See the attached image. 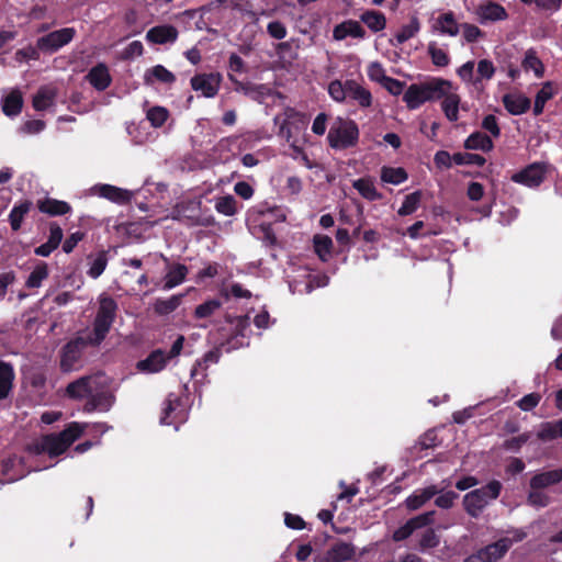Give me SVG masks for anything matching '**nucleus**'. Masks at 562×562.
Wrapping results in <instances>:
<instances>
[{
	"label": "nucleus",
	"mask_w": 562,
	"mask_h": 562,
	"mask_svg": "<svg viewBox=\"0 0 562 562\" xmlns=\"http://www.w3.org/2000/svg\"><path fill=\"white\" fill-rule=\"evenodd\" d=\"M115 301L106 295L99 299V310L91 330L82 331L75 340L68 342L61 352L60 368L65 372L77 369L85 346H98L106 337L116 314Z\"/></svg>",
	"instance_id": "nucleus-1"
},
{
	"label": "nucleus",
	"mask_w": 562,
	"mask_h": 562,
	"mask_svg": "<svg viewBox=\"0 0 562 562\" xmlns=\"http://www.w3.org/2000/svg\"><path fill=\"white\" fill-rule=\"evenodd\" d=\"M111 384L112 379L99 371L69 383L66 387V394L74 400L86 398L85 412H108L115 402Z\"/></svg>",
	"instance_id": "nucleus-2"
},
{
	"label": "nucleus",
	"mask_w": 562,
	"mask_h": 562,
	"mask_svg": "<svg viewBox=\"0 0 562 562\" xmlns=\"http://www.w3.org/2000/svg\"><path fill=\"white\" fill-rule=\"evenodd\" d=\"M86 427V424L72 422L59 434L45 435L35 439L27 449L35 454L47 453L49 457H57L83 434Z\"/></svg>",
	"instance_id": "nucleus-3"
},
{
	"label": "nucleus",
	"mask_w": 562,
	"mask_h": 562,
	"mask_svg": "<svg viewBox=\"0 0 562 562\" xmlns=\"http://www.w3.org/2000/svg\"><path fill=\"white\" fill-rule=\"evenodd\" d=\"M451 87V81L434 77L419 83L411 85L404 93L403 100L411 110L419 108L428 101L441 99L446 90Z\"/></svg>",
	"instance_id": "nucleus-4"
},
{
	"label": "nucleus",
	"mask_w": 562,
	"mask_h": 562,
	"mask_svg": "<svg viewBox=\"0 0 562 562\" xmlns=\"http://www.w3.org/2000/svg\"><path fill=\"white\" fill-rule=\"evenodd\" d=\"M358 138V126L351 120H336L328 132V142L333 148L342 149L353 146Z\"/></svg>",
	"instance_id": "nucleus-5"
},
{
	"label": "nucleus",
	"mask_w": 562,
	"mask_h": 562,
	"mask_svg": "<svg viewBox=\"0 0 562 562\" xmlns=\"http://www.w3.org/2000/svg\"><path fill=\"white\" fill-rule=\"evenodd\" d=\"M501 488L502 484L498 481H492L486 486L468 493L463 499L467 512L476 517L490 501L498 497Z\"/></svg>",
	"instance_id": "nucleus-6"
},
{
	"label": "nucleus",
	"mask_w": 562,
	"mask_h": 562,
	"mask_svg": "<svg viewBox=\"0 0 562 562\" xmlns=\"http://www.w3.org/2000/svg\"><path fill=\"white\" fill-rule=\"evenodd\" d=\"M75 35L76 30L74 27H64L40 37L36 45L40 50L54 53L70 43Z\"/></svg>",
	"instance_id": "nucleus-7"
},
{
	"label": "nucleus",
	"mask_w": 562,
	"mask_h": 562,
	"mask_svg": "<svg viewBox=\"0 0 562 562\" xmlns=\"http://www.w3.org/2000/svg\"><path fill=\"white\" fill-rule=\"evenodd\" d=\"M356 558V548L348 542L338 541L325 552L318 553L314 562H348Z\"/></svg>",
	"instance_id": "nucleus-8"
},
{
	"label": "nucleus",
	"mask_w": 562,
	"mask_h": 562,
	"mask_svg": "<svg viewBox=\"0 0 562 562\" xmlns=\"http://www.w3.org/2000/svg\"><path fill=\"white\" fill-rule=\"evenodd\" d=\"M222 82L220 74H200L191 78V87L194 91L201 92L205 98H213L217 94Z\"/></svg>",
	"instance_id": "nucleus-9"
},
{
	"label": "nucleus",
	"mask_w": 562,
	"mask_h": 562,
	"mask_svg": "<svg viewBox=\"0 0 562 562\" xmlns=\"http://www.w3.org/2000/svg\"><path fill=\"white\" fill-rule=\"evenodd\" d=\"M544 166L540 164H532L524 170L513 175L512 180L527 187H537L544 179Z\"/></svg>",
	"instance_id": "nucleus-10"
},
{
	"label": "nucleus",
	"mask_w": 562,
	"mask_h": 562,
	"mask_svg": "<svg viewBox=\"0 0 562 562\" xmlns=\"http://www.w3.org/2000/svg\"><path fill=\"white\" fill-rule=\"evenodd\" d=\"M446 90V94L441 97V109L446 115V117L450 122H456L459 119V106L461 103V98L457 92V88L451 82V87Z\"/></svg>",
	"instance_id": "nucleus-11"
},
{
	"label": "nucleus",
	"mask_w": 562,
	"mask_h": 562,
	"mask_svg": "<svg viewBox=\"0 0 562 562\" xmlns=\"http://www.w3.org/2000/svg\"><path fill=\"white\" fill-rule=\"evenodd\" d=\"M178 38V31L172 25H158L154 26L146 33V40L153 44H168L175 43Z\"/></svg>",
	"instance_id": "nucleus-12"
},
{
	"label": "nucleus",
	"mask_w": 562,
	"mask_h": 562,
	"mask_svg": "<svg viewBox=\"0 0 562 562\" xmlns=\"http://www.w3.org/2000/svg\"><path fill=\"white\" fill-rule=\"evenodd\" d=\"M363 38L366 31L358 21L347 20L336 25L333 31V37L336 41H342L346 37Z\"/></svg>",
	"instance_id": "nucleus-13"
},
{
	"label": "nucleus",
	"mask_w": 562,
	"mask_h": 562,
	"mask_svg": "<svg viewBox=\"0 0 562 562\" xmlns=\"http://www.w3.org/2000/svg\"><path fill=\"white\" fill-rule=\"evenodd\" d=\"M525 536L526 535L524 532L516 531L514 540L509 538H503L497 542L487 546L484 548L485 557L491 559V562H496L507 552L514 541H520L525 538Z\"/></svg>",
	"instance_id": "nucleus-14"
},
{
	"label": "nucleus",
	"mask_w": 562,
	"mask_h": 562,
	"mask_svg": "<svg viewBox=\"0 0 562 562\" xmlns=\"http://www.w3.org/2000/svg\"><path fill=\"white\" fill-rule=\"evenodd\" d=\"M505 109L513 115L526 113L530 108V100L521 93H507L503 97Z\"/></svg>",
	"instance_id": "nucleus-15"
},
{
	"label": "nucleus",
	"mask_w": 562,
	"mask_h": 562,
	"mask_svg": "<svg viewBox=\"0 0 562 562\" xmlns=\"http://www.w3.org/2000/svg\"><path fill=\"white\" fill-rule=\"evenodd\" d=\"M562 481V469H554L550 471H543L536 473L530 479V487L531 488H541L544 490L549 486L555 485Z\"/></svg>",
	"instance_id": "nucleus-16"
},
{
	"label": "nucleus",
	"mask_w": 562,
	"mask_h": 562,
	"mask_svg": "<svg viewBox=\"0 0 562 562\" xmlns=\"http://www.w3.org/2000/svg\"><path fill=\"white\" fill-rule=\"evenodd\" d=\"M443 487H437L435 485L417 490L409 497H407L406 506L412 510L418 509L435 495L441 493Z\"/></svg>",
	"instance_id": "nucleus-17"
},
{
	"label": "nucleus",
	"mask_w": 562,
	"mask_h": 562,
	"mask_svg": "<svg viewBox=\"0 0 562 562\" xmlns=\"http://www.w3.org/2000/svg\"><path fill=\"white\" fill-rule=\"evenodd\" d=\"M86 78L92 87L100 91L105 90L111 83V76L104 64L91 68Z\"/></svg>",
	"instance_id": "nucleus-18"
},
{
	"label": "nucleus",
	"mask_w": 562,
	"mask_h": 562,
	"mask_svg": "<svg viewBox=\"0 0 562 562\" xmlns=\"http://www.w3.org/2000/svg\"><path fill=\"white\" fill-rule=\"evenodd\" d=\"M477 15L481 21H503L508 16L505 8L493 1L481 4L477 9Z\"/></svg>",
	"instance_id": "nucleus-19"
},
{
	"label": "nucleus",
	"mask_w": 562,
	"mask_h": 562,
	"mask_svg": "<svg viewBox=\"0 0 562 562\" xmlns=\"http://www.w3.org/2000/svg\"><path fill=\"white\" fill-rule=\"evenodd\" d=\"M558 93V87L552 81L542 85L535 98L533 114L540 115L543 112L546 103Z\"/></svg>",
	"instance_id": "nucleus-20"
},
{
	"label": "nucleus",
	"mask_w": 562,
	"mask_h": 562,
	"mask_svg": "<svg viewBox=\"0 0 562 562\" xmlns=\"http://www.w3.org/2000/svg\"><path fill=\"white\" fill-rule=\"evenodd\" d=\"M167 355L162 350L151 352L145 360L138 363V368L150 373L159 372L165 368L168 361Z\"/></svg>",
	"instance_id": "nucleus-21"
},
{
	"label": "nucleus",
	"mask_w": 562,
	"mask_h": 562,
	"mask_svg": "<svg viewBox=\"0 0 562 562\" xmlns=\"http://www.w3.org/2000/svg\"><path fill=\"white\" fill-rule=\"evenodd\" d=\"M347 97L356 100L360 106L368 108L372 103V95L369 90L355 80H347Z\"/></svg>",
	"instance_id": "nucleus-22"
},
{
	"label": "nucleus",
	"mask_w": 562,
	"mask_h": 562,
	"mask_svg": "<svg viewBox=\"0 0 562 562\" xmlns=\"http://www.w3.org/2000/svg\"><path fill=\"white\" fill-rule=\"evenodd\" d=\"M95 190L100 196L116 203L128 202L132 196L130 191L110 184H102Z\"/></svg>",
	"instance_id": "nucleus-23"
},
{
	"label": "nucleus",
	"mask_w": 562,
	"mask_h": 562,
	"mask_svg": "<svg viewBox=\"0 0 562 562\" xmlns=\"http://www.w3.org/2000/svg\"><path fill=\"white\" fill-rule=\"evenodd\" d=\"M175 80V75L161 65L149 68L144 75V81L146 85H153L156 81L172 83Z\"/></svg>",
	"instance_id": "nucleus-24"
},
{
	"label": "nucleus",
	"mask_w": 562,
	"mask_h": 562,
	"mask_svg": "<svg viewBox=\"0 0 562 562\" xmlns=\"http://www.w3.org/2000/svg\"><path fill=\"white\" fill-rule=\"evenodd\" d=\"M37 207L41 212L53 216L67 214L71 210L67 202L55 199L40 200L37 202Z\"/></svg>",
	"instance_id": "nucleus-25"
},
{
	"label": "nucleus",
	"mask_w": 562,
	"mask_h": 562,
	"mask_svg": "<svg viewBox=\"0 0 562 562\" xmlns=\"http://www.w3.org/2000/svg\"><path fill=\"white\" fill-rule=\"evenodd\" d=\"M360 21L374 33L384 30L386 26V18L380 11L367 10L360 15Z\"/></svg>",
	"instance_id": "nucleus-26"
},
{
	"label": "nucleus",
	"mask_w": 562,
	"mask_h": 562,
	"mask_svg": "<svg viewBox=\"0 0 562 562\" xmlns=\"http://www.w3.org/2000/svg\"><path fill=\"white\" fill-rule=\"evenodd\" d=\"M188 274V268L183 265H173L171 266L165 277V290L173 289L175 286L181 284Z\"/></svg>",
	"instance_id": "nucleus-27"
},
{
	"label": "nucleus",
	"mask_w": 562,
	"mask_h": 562,
	"mask_svg": "<svg viewBox=\"0 0 562 562\" xmlns=\"http://www.w3.org/2000/svg\"><path fill=\"white\" fill-rule=\"evenodd\" d=\"M13 380V368L9 363L0 361V401L8 397L10 394Z\"/></svg>",
	"instance_id": "nucleus-28"
},
{
	"label": "nucleus",
	"mask_w": 562,
	"mask_h": 562,
	"mask_svg": "<svg viewBox=\"0 0 562 562\" xmlns=\"http://www.w3.org/2000/svg\"><path fill=\"white\" fill-rule=\"evenodd\" d=\"M434 27L440 33L448 34L450 36H456L459 33V25L452 12L439 15Z\"/></svg>",
	"instance_id": "nucleus-29"
},
{
	"label": "nucleus",
	"mask_w": 562,
	"mask_h": 562,
	"mask_svg": "<svg viewBox=\"0 0 562 562\" xmlns=\"http://www.w3.org/2000/svg\"><path fill=\"white\" fill-rule=\"evenodd\" d=\"M56 97V90L53 87H43L33 98V106L37 111H43L53 105Z\"/></svg>",
	"instance_id": "nucleus-30"
},
{
	"label": "nucleus",
	"mask_w": 562,
	"mask_h": 562,
	"mask_svg": "<svg viewBox=\"0 0 562 562\" xmlns=\"http://www.w3.org/2000/svg\"><path fill=\"white\" fill-rule=\"evenodd\" d=\"M464 147L473 150L490 151L494 145L492 139L481 132L472 133L464 143Z\"/></svg>",
	"instance_id": "nucleus-31"
},
{
	"label": "nucleus",
	"mask_w": 562,
	"mask_h": 562,
	"mask_svg": "<svg viewBox=\"0 0 562 562\" xmlns=\"http://www.w3.org/2000/svg\"><path fill=\"white\" fill-rule=\"evenodd\" d=\"M23 104L22 94L18 90L11 91L2 101V111L8 116L18 115Z\"/></svg>",
	"instance_id": "nucleus-32"
},
{
	"label": "nucleus",
	"mask_w": 562,
	"mask_h": 562,
	"mask_svg": "<svg viewBox=\"0 0 562 562\" xmlns=\"http://www.w3.org/2000/svg\"><path fill=\"white\" fill-rule=\"evenodd\" d=\"M521 66L525 71H533L537 78H542L544 75V66L533 49H528L525 53Z\"/></svg>",
	"instance_id": "nucleus-33"
},
{
	"label": "nucleus",
	"mask_w": 562,
	"mask_h": 562,
	"mask_svg": "<svg viewBox=\"0 0 562 562\" xmlns=\"http://www.w3.org/2000/svg\"><path fill=\"white\" fill-rule=\"evenodd\" d=\"M352 186L362 198L369 201H375L381 198V194L376 191L373 181L369 178L357 179L353 181Z\"/></svg>",
	"instance_id": "nucleus-34"
},
{
	"label": "nucleus",
	"mask_w": 562,
	"mask_h": 562,
	"mask_svg": "<svg viewBox=\"0 0 562 562\" xmlns=\"http://www.w3.org/2000/svg\"><path fill=\"white\" fill-rule=\"evenodd\" d=\"M32 207L31 201H22L14 205L11 210L9 220L13 231H18L21 227L24 216L29 213Z\"/></svg>",
	"instance_id": "nucleus-35"
},
{
	"label": "nucleus",
	"mask_w": 562,
	"mask_h": 562,
	"mask_svg": "<svg viewBox=\"0 0 562 562\" xmlns=\"http://www.w3.org/2000/svg\"><path fill=\"white\" fill-rule=\"evenodd\" d=\"M48 266L46 262H38L31 274L29 276L25 285L29 289H37L42 285V282L48 277Z\"/></svg>",
	"instance_id": "nucleus-36"
},
{
	"label": "nucleus",
	"mask_w": 562,
	"mask_h": 562,
	"mask_svg": "<svg viewBox=\"0 0 562 562\" xmlns=\"http://www.w3.org/2000/svg\"><path fill=\"white\" fill-rule=\"evenodd\" d=\"M407 172L401 167H383L381 169V180L391 184H401L407 179Z\"/></svg>",
	"instance_id": "nucleus-37"
},
{
	"label": "nucleus",
	"mask_w": 562,
	"mask_h": 562,
	"mask_svg": "<svg viewBox=\"0 0 562 562\" xmlns=\"http://www.w3.org/2000/svg\"><path fill=\"white\" fill-rule=\"evenodd\" d=\"M428 55L430 56L431 63L436 67H447L450 64V57L445 48H441L437 43L431 42L427 46Z\"/></svg>",
	"instance_id": "nucleus-38"
},
{
	"label": "nucleus",
	"mask_w": 562,
	"mask_h": 562,
	"mask_svg": "<svg viewBox=\"0 0 562 562\" xmlns=\"http://www.w3.org/2000/svg\"><path fill=\"white\" fill-rule=\"evenodd\" d=\"M178 406H179V403L177 401L168 400L165 403V407L162 411V415L160 417V422L165 425L182 423L184 420L186 416H184V413H181V416H178V414H176Z\"/></svg>",
	"instance_id": "nucleus-39"
},
{
	"label": "nucleus",
	"mask_w": 562,
	"mask_h": 562,
	"mask_svg": "<svg viewBox=\"0 0 562 562\" xmlns=\"http://www.w3.org/2000/svg\"><path fill=\"white\" fill-rule=\"evenodd\" d=\"M420 30V23L416 16H413L409 22L401 27L396 33L395 38L398 44H403L409 38L414 37Z\"/></svg>",
	"instance_id": "nucleus-40"
},
{
	"label": "nucleus",
	"mask_w": 562,
	"mask_h": 562,
	"mask_svg": "<svg viewBox=\"0 0 562 562\" xmlns=\"http://www.w3.org/2000/svg\"><path fill=\"white\" fill-rule=\"evenodd\" d=\"M314 248L315 252L318 255V257L325 261L328 259L331 248H333V240L327 235H315L314 236Z\"/></svg>",
	"instance_id": "nucleus-41"
},
{
	"label": "nucleus",
	"mask_w": 562,
	"mask_h": 562,
	"mask_svg": "<svg viewBox=\"0 0 562 562\" xmlns=\"http://www.w3.org/2000/svg\"><path fill=\"white\" fill-rule=\"evenodd\" d=\"M422 192L415 191L405 196L402 206L398 209V215L406 216L413 214L420 204Z\"/></svg>",
	"instance_id": "nucleus-42"
},
{
	"label": "nucleus",
	"mask_w": 562,
	"mask_h": 562,
	"mask_svg": "<svg viewBox=\"0 0 562 562\" xmlns=\"http://www.w3.org/2000/svg\"><path fill=\"white\" fill-rule=\"evenodd\" d=\"M221 306V301L215 299L209 300L195 307L194 317L199 319L211 317Z\"/></svg>",
	"instance_id": "nucleus-43"
},
{
	"label": "nucleus",
	"mask_w": 562,
	"mask_h": 562,
	"mask_svg": "<svg viewBox=\"0 0 562 562\" xmlns=\"http://www.w3.org/2000/svg\"><path fill=\"white\" fill-rule=\"evenodd\" d=\"M169 111L164 106H153L146 113L147 120L154 127L162 126L167 121Z\"/></svg>",
	"instance_id": "nucleus-44"
},
{
	"label": "nucleus",
	"mask_w": 562,
	"mask_h": 562,
	"mask_svg": "<svg viewBox=\"0 0 562 562\" xmlns=\"http://www.w3.org/2000/svg\"><path fill=\"white\" fill-rule=\"evenodd\" d=\"M180 304V296H171L167 300H157L154 310L157 314L165 315L173 312Z\"/></svg>",
	"instance_id": "nucleus-45"
},
{
	"label": "nucleus",
	"mask_w": 562,
	"mask_h": 562,
	"mask_svg": "<svg viewBox=\"0 0 562 562\" xmlns=\"http://www.w3.org/2000/svg\"><path fill=\"white\" fill-rule=\"evenodd\" d=\"M527 502L535 507H546L550 504V497L543 490L530 487Z\"/></svg>",
	"instance_id": "nucleus-46"
},
{
	"label": "nucleus",
	"mask_w": 562,
	"mask_h": 562,
	"mask_svg": "<svg viewBox=\"0 0 562 562\" xmlns=\"http://www.w3.org/2000/svg\"><path fill=\"white\" fill-rule=\"evenodd\" d=\"M496 68L494 64L488 59H481L477 63V78L475 82H480L482 80H491L495 75Z\"/></svg>",
	"instance_id": "nucleus-47"
},
{
	"label": "nucleus",
	"mask_w": 562,
	"mask_h": 562,
	"mask_svg": "<svg viewBox=\"0 0 562 562\" xmlns=\"http://www.w3.org/2000/svg\"><path fill=\"white\" fill-rule=\"evenodd\" d=\"M453 162L457 165L483 166L485 164V158L477 154L457 153L453 155Z\"/></svg>",
	"instance_id": "nucleus-48"
},
{
	"label": "nucleus",
	"mask_w": 562,
	"mask_h": 562,
	"mask_svg": "<svg viewBox=\"0 0 562 562\" xmlns=\"http://www.w3.org/2000/svg\"><path fill=\"white\" fill-rule=\"evenodd\" d=\"M108 265V258L104 251L97 255V257L92 260L91 266L89 268L88 274L97 279L99 278L103 271L105 270Z\"/></svg>",
	"instance_id": "nucleus-49"
},
{
	"label": "nucleus",
	"mask_w": 562,
	"mask_h": 562,
	"mask_svg": "<svg viewBox=\"0 0 562 562\" xmlns=\"http://www.w3.org/2000/svg\"><path fill=\"white\" fill-rule=\"evenodd\" d=\"M558 423H543L540 425L537 437L542 441H550L559 437Z\"/></svg>",
	"instance_id": "nucleus-50"
},
{
	"label": "nucleus",
	"mask_w": 562,
	"mask_h": 562,
	"mask_svg": "<svg viewBox=\"0 0 562 562\" xmlns=\"http://www.w3.org/2000/svg\"><path fill=\"white\" fill-rule=\"evenodd\" d=\"M329 95L337 102H342L347 98V81L342 83L339 80H334L328 86Z\"/></svg>",
	"instance_id": "nucleus-51"
},
{
	"label": "nucleus",
	"mask_w": 562,
	"mask_h": 562,
	"mask_svg": "<svg viewBox=\"0 0 562 562\" xmlns=\"http://www.w3.org/2000/svg\"><path fill=\"white\" fill-rule=\"evenodd\" d=\"M216 210L227 216L236 213V201L232 195L223 196L215 204Z\"/></svg>",
	"instance_id": "nucleus-52"
},
{
	"label": "nucleus",
	"mask_w": 562,
	"mask_h": 562,
	"mask_svg": "<svg viewBox=\"0 0 562 562\" xmlns=\"http://www.w3.org/2000/svg\"><path fill=\"white\" fill-rule=\"evenodd\" d=\"M541 401L539 393H529L517 402V406L525 412L533 409Z\"/></svg>",
	"instance_id": "nucleus-53"
},
{
	"label": "nucleus",
	"mask_w": 562,
	"mask_h": 562,
	"mask_svg": "<svg viewBox=\"0 0 562 562\" xmlns=\"http://www.w3.org/2000/svg\"><path fill=\"white\" fill-rule=\"evenodd\" d=\"M368 77L372 80V81H376L379 83H382L386 78L387 76L385 75V70L384 68L382 67V65L380 63H371L369 66H368Z\"/></svg>",
	"instance_id": "nucleus-54"
},
{
	"label": "nucleus",
	"mask_w": 562,
	"mask_h": 562,
	"mask_svg": "<svg viewBox=\"0 0 562 562\" xmlns=\"http://www.w3.org/2000/svg\"><path fill=\"white\" fill-rule=\"evenodd\" d=\"M462 34L467 42L473 43L482 37V31L474 24L464 23L462 24Z\"/></svg>",
	"instance_id": "nucleus-55"
},
{
	"label": "nucleus",
	"mask_w": 562,
	"mask_h": 562,
	"mask_svg": "<svg viewBox=\"0 0 562 562\" xmlns=\"http://www.w3.org/2000/svg\"><path fill=\"white\" fill-rule=\"evenodd\" d=\"M268 34L276 40H283L286 34V27L280 21H272L267 26Z\"/></svg>",
	"instance_id": "nucleus-56"
},
{
	"label": "nucleus",
	"mask_w": 562,
	"mask_h": 562,
	"mask_svg": "<svg viewBox=\"0 0 562 562\" xmlns=\"http://www.w3.org/2000/svg\"><path fill=\"white\" fill-rule=\"evenodd\" d=\"M439 543V537L436 535L435 530L428 529L426 530L419 541V546L422 549L435 548Z\"/></svg>",
	"instance_id": "nucleus-57"
},
{
	"label": "nucleus",
	"mask_w": 562,
	"mask_h": 562,
	"mask_svg": "<svg viewBox=\"0 0 562 562\" xmlns=\"http://www.w3.org/2000/svg\"><path fill=\"white\" fill-rule=\"evenodd\" d=\"M525 4H535L536 7L549 10V11H555L560 8L562 0H520Z\"/></svg>",
	"instance_id": "nucleus-58"
},
{
	"label": "nucleus",
	"mask_w": 562,
	"mask_h": 562,
	"mask_svg": "<svg viewBox=\"0 0 562 562\" xmlns=\"http://www.w3.org/2000/svg\"><path fill=\"white\" fill-rule=\"evenodd\" d=\"M143 52H144V46H143L142 42L134 41V42L130 43L123 50V58L130 59V58L138 57V56L143 55Z\"/></svg>",
	"instance_id": "nucleus-59"
},
{
	"label": "nucleus",
	"mask_w": 562,
	"mask_h": 562,
	"mask_svg": "<svg viewBox=\"0 0 562 562\" xmlns=\"http://www.w3.org/2000/svg\"><path fill=\"white\" fill-rule=\"evenodd\" d=\"M482 127L485 131H487L488 133H491L492 136H494V137H498L499 134H501V130H499V126H498V123H497V119L493 114L486 115L483 119Z\"/></svg>",
	"instance_id": "nucleus-60"
},
{
	"label": "nucleus",
	"mask_w": 562,
	"mask_h": 562,
	"mask_svg": "<svg viewBox=\"0 0 562 562\" xmlns=\"http://www.w3.org/2000/svg\"><path fill=\"white\" fill-rule=\"evenodd\" d=\"M45 128V123L41 120L26 121L20 128L24 134H37Z\"/></svg>",
	"instance_id": "nucleus-61"
},
{
	"label": "nucleus",
	"mask_w": 562,
	"mask_h": 562,
	"mask_svg": "<svg viewBox=\"0 0 562 562\" xmlns=\"http://www.w3.org/2000/svg\"><path fill=\"white\" fill-rule=\"evenodd\" d=\"M432 516L434 512L425 513L419 516H416L412 519H409V524L413 527L414 530L423 528L427 525H430L432 522Z\"/></svg>",
	"instance_id": "nucleus-62"
},
{
	"label": "nucleus",
	"mask_w": 562,
	"mask_h": 562,
	"mask_svg": "<svg viewBox=\"0 0 562 562\" xmlns=\"http://www.w3.org/2000/svg\"><path fill=\"white\" fill-rule=\"evenodd\" d=\"M458 497V494L449 491L446 493H441L435 501L436 505L440 508H450L453 505L454 499Z\"/></svg>",
	"instance_id": "nucleus-63"
},
{
	"label": "nucleus",
	"mask_w": 562,
	"mask_h": 562,
	"mask_svg": "<svg viewBox=\"0 0 562 562\" xmlns=\"http://www.w3.org/2000/svg\"><path fill=\"white\" fill-rule=\"evenodd\" d=\"M467 195L471 201H480L484 195V188L479 182H470L467 190Z\"/></svg>",
	"instance_id": "nucleus-64"
}]
</instances>
